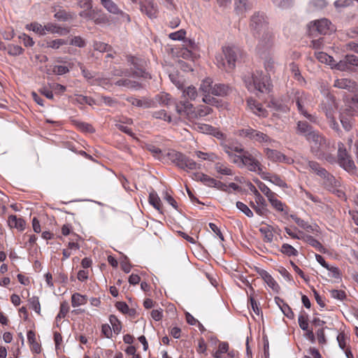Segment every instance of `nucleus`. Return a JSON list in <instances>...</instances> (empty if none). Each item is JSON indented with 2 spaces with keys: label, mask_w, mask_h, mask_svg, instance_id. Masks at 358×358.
I'll use <instances>...</instances> for the list:
<instances>
[{
  "label": "nucleus",
  "mask_w": 358,
  "mask_h": 358,
  "mask_svg": "<svg viewBox=\"0 0 358 358\" xmlns=\"http://www.w3.org/2000/svg\"><path fill=\"white\" fill-rule=\"evenodd\" d=\"M296 132L305 137L309 145L311 154L321 160H326L330 163L335 161L333 152L335 148L322 133L315 130L307 122L299 121Z\"/></svg>",
  "instance_id": "obj_1"
},
{
  "label": "nucleus",
  "mask_w": 358,
  "mask_h": 358,
  "mask_svg": "<svg viewBox=\"0 0 358 358\" xmlns=\"http://www.w3.org/2000/svg\"><path fill=\"white\" fill-rule=\"evenodd\" d=\"M243 80L247 89L252 92L267 93L271 89V85L267 76L262 71H256L249 73L244 76Z\"/></svg>",
  "instance_id": "obj_2"
},
{
  "label": "nucleus",
  "mask_w": 358,
  "mask_h": 358,
  "mask_svg": "<svg viewBox=\"0 0 358 358\" xmlns=\"http://www.w3.org/2000/svg\"><path fill=\"white\" fill-rule=\"evenodd\" d=\"M241 54V50L236 46H224L222 52L216 56L217 65L227 71L235 68L236 62Z\"/></svg>",
  "instance_id": "obj_3"
},
{
  "label": "nucleus",
  "mask_w": 358,
  "mask_h": 358,
  "mask_svg": "<svg viewBox=\"0 0 358 358\" xmlns=\"http://www.w3.org/2000/svg\"><path fill=\"white\" fill-rule=\"evenodd\" d=\"M166 155L172 163L181 169L191 171L201 168V165L198 164L192 159L176 150H169Z\"/></svg>",
  "instance_id": "obj_4"
},
{
  "label": "nucleus",
  "mask_w": 358,
  "mask_h": 358,
  "mask_svg": "<svg viewBox=\"0 0 358 358\" xmlns=\"http://www.w3.org/2000/svg\"><path fill=\"white\" fill-rule=\"evenodd\" d=\"M260 153L253 150L252 152H243V161L241 168H246L248 171L257 173L260 176L264 174L263 166L262 163L257 159Z\"/></svg>",
  "instance_id": "obj_5"
},
{
  "label": "nucleus",
  "mask_w": 358,
  "mask_h": 358,
  "mask_svg": "<svg viewBox=\"0 0 358 358\" xmlns=\"http://www.w3.org/2000/svg\"><path fill=\"white\" fill-rule=\"evenodd\" d=\"M258 41L256 50L259 55H264L270 50L274 41V36L271 29L254 36Z\"/></svg>",
  "instance_id": "obj_6"
},
{
  "label": "nucleus",
  "mask_w": 358,
  "mask_h": 358,
  "mask_svg": "<svg viewBox=\"0 0 358 358\" xmlns=\"http://www.w3.org/2000/svg\"><path fill=\"white\" fill-rule=\"evenodd\" d=\"M250 29L253 36L270 29L266 15L263 13H255L250 17Z\"/></svg>",
  "instance_id": "obj_7"
},
{
  "label": "nucleus",
  "mask_w": 358,
  "mask_h": 358,
  "mask_svg": "<svg viewBox=\"0 0 358 358\" xmlns=\"http://www.w3.org/2000/svg\"><path fill=\"white\" fill-rule=\"evenodd\" d=\"M238 133L240 136L248 137L250 139L259 143L270 145L275 143L274 140L271 139L266 134H264L250 127L241 129L238 131Z\"/></svg>",
  "instance_id": "obj_8"
},
{
  "label": "nucleus",
  "mask_w": 358,
  "mask_h": 358,
  "mask_svg": "<svg viewBox=\"0 0 358 358\" xmlns=\"http://www.w3.org/2000/svg\"><path fill=\"white\" fill-rule=\"evenodd\" d=\"M294 99L296 102L299 112L310 122H315L316 121V117L314 115L309 114L306 110V107L310 102L308 95L303 92L296 91L295 92Z\"/></svg>",
  "instance_id": "obj_9"
},
{
  "label": "nucleus",
  "mask_w": 358,
  "mask_h": 358,
  "mask_svg": "<svg viewBox=\"0 0 358 358\" xmlns=\"http://www.w3.org/2000/svg\"><path fill=\"white\" fill-rule=\"evenodd\" d=\"M338 160L341 166L345 170L350 173L355 172L356 169L355 162L346 152V149L343 143L338 144Z\"/></svg>",
  "instance_id": "obj_10"
},
{
  "label": "nucleus",
  "mask_w": 358,
  "mask_h": 358,
  "mask_svg": "<svg viewBox=\"0 0 358 358\" xmlns=\"http://www.w3.org/2000/svg\"><path fill=\"white\" fill-rule=\"evenodd\" d=\"M213 87V85L212 79L210 78H207L202 80L199 87V90L203 94L202 101L206 104L213 106L216 103H217V101L216 100V99L210 96V94H212Z\"/></svg>",
  "instance_id": "obj_11"
},
{
  "label": "nucleus",
  "mask_w": 358,
  "mask_h": 358,
  "mask_svg": "<svg viewBox=\"0 0 358 358\" xmlns=\"http://www.w3.org/2000/svg\"><path fill=\"white\" fill-rule=\"evenodd\" d=\"M129 62L133 66V76L136 77L148 78V73L145 72L146 62L144 59L131 57Z\"/></svg>",
  "instance_id": "obj_12"
},
{
  "label": "nucleus",
  "mask_w": 358,
  "mask_h": 358,
  "mask_svg": "<svg viewBox=\"0 0 358 358\" xmlns=\"http://www.w3.org/2000/svg\"><path fill=\"white\" fill-rule=\"evenodd\" d=\"M264 152L266 159L273 162H283L286 164H291L293 162L292 159L283 155L277 150L266 148L264 149Z\"/></svg>",
  "instance_id": "obj_13"
},
{
  "label": "nucleus",
  "mask_w": 358,
  "mask_h": 358,
  "mask_svg": "<svg viewBox=\"0 0 358 358\" xmlns=\"http://www.w3.org/2000/svg\"><path fill=\"white\" fill-rule=\"evenodd\" d=\"M176 110L177 113L182 117H185L191 120V117H195L193 113V104L186 101H181L176 103Z\"/></svg>",
  "instance_id": "obj_14"
},
{
  "label": "nucleus",
  "mask_w": 358,
  "mask_h": 358,
  "mask_svg": "<svg viewBox=\"0 0 358 358\" xmlns=\"http://www.w3.org/2000/svg\"><path fill=\"white\" fill-rule=\"evenodd\" d=\"M140 10L150 18L156 17L158 11L157 6L152 0H143L139 3Z\"/></svg>",
  "instance_id": "obj_15"
},
{
  "label": "nucleus",
  "mask_w": 358,
  "mask_h": 358,
  "mask_svg": "<svg viewBox=\"0 0 358 358\" xmlns=\"http://www.w3.org/2000/svg\"><path fill=\"white\" fill-rule=\"evenodd\" d=\"M330 25L331 22L327 19L315 21L310 26V32L311 34H314L315 32L326 34L329 30Z\"/></svg>",
  "instance_id": "obj_16"
},
{
  "label": "nucleus",
  "mask_w": 358,
  "mask_h": 358,
  "mask_svg": "<svg viewBox=\"0 0 358 358\" xmlns=\"http://www.w3.org/2000/svg\"><path fill=\"white\" fill-rule=\"evenodd\" d=\"M334 86L339 89L346 90L351 92L358 90V85L357 83L349 78L336 79L334 82Z\"/></svg>",
  "instance_id": "obj_17"
},
{
  "label": "nucleus",
  "mask_w": 358,
  "mask_h": 358,
  "mask_svg": "<svg viewBox=\"0 0 358 358\" xmlns=\"http://www.w3.org/2000/svg\"><path fill=\"white\" fill-rule=\"evenodd\" d=\"M101 5L110 13L114 15H121L130 21L129 15L121 10L117 5L112 0H101Z\"/></svg>",
  "instance_id": "obj_18"
},
{
  "label": "nucleus",
  "mask_w": 358,
  "mask_h": 358,
  "mask_svg": "<svg viewBox=\"0 0 358 358\" xmlns=\"http://www.w3.org/2000/svg\"><path fill=\"white\" fill-rule=\"evenodd\" d=\"M264 175L260 176L263 180L269 181L273 184L279 186L280 187L282 188L287 187V185L285 182V181L283 180L279 176L271 175L270 173H266L265 171H264Z\"/></svg>",
  "instance_id": "obj_19"
},
{
  "label": "nucleus",
  "mask_w": 358,
  "mask_h": 358,
  "mask_svg": "<svg viewBox=\"0 0 358 358\" xmlns=\"http://www.w3.org/2000/svg\"><path fill=\"white\" fill-rule=\"evenodd\" d=\"M268 106L276 112L286 113L289 110L287 103L280 99L272 98Z\"/></svg>",
  "instance_id": "obj_20"
},
{
  "label": "nucleus",
  "mask_w": 358,
  "mask_h": 358,
  "mask_svg": "<svg viewBox=\"0 0 358 358\" xmlns=\"http://www.w3.org/2000/svg\"><path fill=\"white\" fill-rule=\"evenodd\" d=\"M8 223L10 228H15L20 231H23L25 228V222L21 217L11 215L8 218Z\"/></svg>",
  "instance_id": "obj_21"
},
{
  "label": "nucleus",
  "mask_w": 358,
  "mask_h": 358,
  "mask_svg": "<svg viewBox=\"0 0 358 358\" xmlns=\"http://www.w3.org/2000/svg\"><path fill=\"white\" fill-rule=\"evenodd\" d=\"M231 88L224 84H215L212 89V94L218 96H224L229 94Z\"/></svg>",
  "instance_id": "obj_22"
},
{
  "label": "nucleus",
  "mask_w": 358,
  "mask_h": 358,
  "mask_svg": "<svg viewBox=\"0 0 358 358\" xmlns=\"http://www.w3.org/2000/svg\"><path fill=\"white\" fill-rule=\"evenodd\" d=\"M249 108L257 115L265 116V110L262 105L252 99H248L247 101Z\"/></svg>",
  "instance_id": "obj_23"
},
{
  "label": "nucleus",
  "mask_w": 358,
  "mask_h": 358,
  "mask_svg": "<svg viewBox=\"0 0 358 358\" xmlns=\"http://www.w3.org/2000/svg\"><path fill=\"white\" fill-rule=\"evenodd\" d=\"M192 179L196 181H201L205 185L211 187L213 183L214 182V178L210 177L208 175H206L202 173H194L192 175Z\"/></svg>",
  "instance_id": "obj_24"
},
{
  "label": "nucleus",
  "mask_w": 358,
  "mask_h": 358,
  "mask_svg": "<svg viewBox=\"0 0 358 358\" xmlns=\"http://www.w3.org/2000/svg\"><path fill=\"white\" fill-rule=\"evenodd\" d=\"M185 45L187 47L185 48H182L181 50V52H180L181 56L184 59H193L194 55L192 52V50H194L196 48V45H195L194 42L191 40H189L188 44H185Z\"/></svg>",
  "instance_id": "obj_25"
},
{
  "label": "nucleus",
  "mask_w": 358,
  "mask_h": 358,
  "mask_svg": "<svg viewBox=\"0 0 358 358\" xmlns=\"http://www.w3.org/2000/svg\"><path fill=\"white\" fill-rule=\"evenodd\" d=\"M215 170L217 173L224 176H232L234 172L227 164L217 162L215 164Z\"/></svg>",
  "instance_id": "obj_26"
},
{
  "label": "nucleus",
  "mask_w": 358,
  "mask_h": 358,
  "mask_svg": "<svg viewBox=\"0 0 358 358\" xmlns=\"http://www.w3.org/2000/svg\"><path fill=\"white\" fill-rule=\"evenodd\" d=\"M87 301V296L79 293H74L71 296V304L73 307H78L79 306L84 305Z\"/></svg>",
  "instance_id": "obj_27"
},
{
  "label": "nucleus",
  "mask_w": 358,
  "mask_h": 358,
  "mask_svg": "<svg viewBox=\"0 0 358 358\" xmlns=\"http://www.w3.org/2000/svg\"><path fill=\"white\" fill-rule=\"evenodd\" d=\"M213 111L212 108L209 106H201L197 110H195L193 108V113L195 115V117H191V119H197L199 117H205L207 115L211 113Z\"/></svg>",
  "instance_id": "obj_28"
},
{
  "label": "nucleus",
  "mask_w": 358,
  "mask_h": 358,
  "mask_svg": "<svg viewBox=\"0 0 358 358\" xmlns=\"http://www.w3.org/2000/svg\"><path fill=\"white\" fill-rule=\"evenodd\" d=\"M271 206L278 211L283 212L285 215L287 214V210L285 209V204L276 198V194L273 195L268 199Z\"/></svg>",
  "instance_id": "obj_29"
},
{
  "label": "nucleus",
  "mask_w": 358,
  "mask_h": 358,
  "mask_svg": "<svg viewBox=\"0 0 358 358\" xmlns=\"http://www.w3.org/2000/svg\"><path fill=\"white\" fill-rule=\"evenodd\" d=\"M308 164L309 168L314 172H315L318 176L322 177H325L327 174V171L320 166V165L314 161H308Z\"/></svg>",
  "instance_id": "obj_30"
},
{
  "label": "nucleus",
  "mask_w": 358,
  "mask_h": 358,
  "mask_svg": "<svg viewBox=\"0 0 358 358\" xmlns=\"http://www.w3.org/2000/svg\"><path fill=\"white\" fill-rule=\"evenodd\" d=\"M131 105L141 108H150L151 107V102L147 100L138 99L134 97H129L127 99Z\"/></svg>",
  "instance_id": "obj_31"
},
{
  "label": "nucleus",
  "mask_w": 358,
  "mask_h": 358,
  "mask_svg": "<svg viewBox=\"0 0 358 358\" xmlns=\"http://www.w3.org/2000/svg\"><path fill=\"white\" fill-rule=\"evenodd\" d=\"M197 95V90L193 85H189L187 87L184 88L182 90V96L184 97H187L190 100H195Z\"/></svg>",
  "instance_id": "obj_32"
},
{
  "label": "nucleus",
  "mask_w": 358,
  "mask_h": 358,
  "mask_svg": "<svg viewBox=\"0 0 358 358\" xmlns=\"http://www.w3.org/2000/svg\"><path fill=\"white\" fill-rule=\"evenodd\" d=\"M259 231L264 235V241L266 243H271L273 241V234L272 229L270 226L261 227Z\"/></svg>",
  "instance_id": "obj_33"
},
{
  "label": "nucleus",
  "mask_w": 358,
  "mask_h": 358,
  "mask_svg": "<svg viewBox=\"0 0 358 358\" xmlns=\"http://www.w3.org/2000/svg\"><path fill=\"white\" fill-rule=\"evenodd\" d=\"M195 155L199 158L210 162H214L218 159V157L213 152H203L198 150L195 152Z\"/></svg>",
  "instance_id": "obj_34"
},
{
  "label": "nucleus",
  "mask_w": 358,
  "mask_h": 358,
  "mask_svg": "<svg viewBox=\"0 0 358 358\" xmlns=\"http://www.w3.org/2000/svg\"><path fill=\"white\" fill-rule=\"evenodd\" d=\"M149 203L157 210H160L161 200L156 192H152L149 195Z\"/></svg>",
  "instance_id": "obj_35"
},
{
  "label": "nucleus",
  "mask_w": 358,
  "mask_h": 358,
  "mask_svg": "<svg viewBox=\"0 0 358 358\" xmlns=\"http://www.w3.org/2000/svg\"><path fill=\"white\" fill-rule=\"evenodd\" d=\"M117 86H124L127 88L135 89L138 87V83L129 79H120L115 83Z\"/></svg>",
  "instance_id": "obj_36"
},
{
  "label": "nucleus",
  "mask_w": 358,
  "mask_h": 358,
  "mask_svg": "<svg viewBox=\"0 0 358 358\" xmlns=\"http://www.w3.org/2000/svg\"><path fill=\"white\" fill-rule=\"evenodd\" d=\"M280 251H281V252H282L283 254H285L289 257L297 256L298 253H299L298 251L294 247H292L291 245L287 244V243H284L282 245Z\"/></svg>",
  "instance_id": "obj_37"
},
{
  "label": "nucleus",
  "mask_w": 358,
  "mask_h": 358,
  "mask_svg": "<svg viewBox=\"0 0 358 358\" xmlns=\"http://www.w3.org/2000/svg\"><path fill=\"white\" fill-rule=\"evenodd\" d=\"M69 306L67 301H63L60 304V309L58 315L56 317V320L59 321L62 318H64L66 314L69 313Z\"/></svg>",
  "instance_id": "obj_38"
},
{
  "label": "nucleus",
  "mask_w": 358,
  "mask_h": 358,
  "mask_svg": "<svg viewBox=\"0 0 358 358\" xmlns=\"http://www.w3.org/2000/svg\"><path fill=\"white\" fill-rule=\"evenodd\" d=\"M291 217L293 220H294V222L298 224L299 227L303 228V229H306L308 231L313 230L312 226L309 224L307 222L304 221L303 220L293 215H291Z\"/></svg>",
  "instance_id": "obj_39"
},
{
  "label": "nucleus",
  "mask_w": 358,
  "mask_h": 358,
  "mask_svg": "<svg viewBox=\"0 0 358 358\" xmlns=\"http://www.w3.org/2000/svg\"><path fill=\"white\" fill-rule=\"evenodd\" d=\"M257 186L260 191L265 194V196L268 198V200L271 198L273 195L275 194L273 192H272L264 183L261 181L257 182Z\"/></svg>",
  "instance_id": "obj_40"
},
{
  "label": "nucleus",
  "mask_w": 358,
  "mask_h": 358,
  "mask_svg": "<svg viewBox=\"0 0 358 358\" xmlns=\"http://www.w3.org/2000/svg\"><path fill=\"white\" fill-rule=\"evenodd\" d=\"M264 280L266 282V284L273 289L275 291H278L279 289V286L276 281L273 279V278L268 274V273H266L264 275Z\"/></svg>",
  "instance_id": "obj_41"
},
{
  "label": "nucleus",
  "mask_w": 358,
  "mask_h": 358,
  "mask_svg": "<svg viewBox=\"0 0 358 358\" xmlns=\"http://www.w3.org/2000/svg\"><path fill=\"white\" fill-rule=\"evenodd\" d=\"M30 308L35 310V312L38 314L41 313V304L39 302V299L38 296H32L30 297L28 300Z\"/></svg>",
  "instance_id": "obj_42"
},
{
  "label": "nucleus",
  "mask_w": 358,
  "mask_h": 358,
  "mask_svg": "<svg viewBox=\"0 0 358 358\" xmlns=\"http://www.w3.org/2000/svg\"><path fill=\"white\" fill-rule=\"evenodd\" d=\"M302 239L318 250L322 248V244L312 236H303Z\"/></svg>",
  "instance_id": "obj_43"
},
{
  "label": "nucleus",
  "mask_w": 358,
  "mask_h": 358,
  "mask_svg": "<svg viewBox=\"0 0 358 358\" xmlns=\"http://www.w3.org/2000/svg\"><path fill=\"white\" fill-rule=\"evenodd\" d=\"M27 27L30 29V30H32L33 31L40 34V35H45V29H44V26H42L41 24L39 23H37V22H34V23H31L30 24H27Z\"/></svg>",
  "instance_id": "obj_44"
},
{
  "label": "nucleus",
  "mask_w": 358,
  "mask_h": 358,
  "mask_svg": "<svg viewBox=\"0 0 358 358\" xmlns=\"http://www.w3.org/2000/svg\"><path fill=\"white\" fill-rule=\"evenodd\" d=\"M152 117L156 119L164 120L168 122L171 121V117L164 110H159L152 113Z\"/></svg>",
  "instance_id": "obj_45"
},
{
  "label": "nucleus",
  "mask_w": 358,
  "mask_h": 358,
  "mask_svg": "<svg viewBox=\"0 0 358 358\" xmlns=\"http://www.w3.org/2000/svg\"><path fill=\"white\" fill-rule=\"evenodd\" d=\"M110 322L112 325L113 331L118 334L122 329L121 323L115 315H110L109 317Z\"/></svg>",
  "instance_id": "obj_46"
},
{
  "label": "nucleus",
  "mask_w": 358,
  "mask_h": 358,
  "mask_svg": "<svg viewBox=\"0 0 358 358\" xmlns=\"http://www.w3.org/2000/svg\"><path fill=\"white\" fill-rule=\"evenodd\" d=\"M44 29L45 31V34L47 32H50L52 34H62L63 29L59 27H57L56 24L52 23H48L44 26Z\"/></svg>",
  "instance_id": "obj_47"
},
{
  "label": "nucleus",
  "mask_w": 358,
  "mask_h": 358,
  "mask_svg": "<svg viewBox=\"0 0 358 358\" xmlns=\"http://www.w3.org/2000/svg\"><path fill=\"white\" fill-rule=\"evenodd\" d=\"M229 345L227 343L222 342L219 344L217 350L214 353L215 358H222V355L228 351Z\"/></svg>",
  "instance_id": "obj_48"
},
{
  "label": "nucleus",
  "mask_w": 358,
  "mask_h": 358,
  "mask_svg": "<svg viewBox=\"0 0 358 358\" xmlns=\"http://www.w3.org/2000/svg\"><path fill=\"white\" fill-rule=\"evenodd\" d=\"M156 99L159 103L163 105L168 106L171 103V97L169 94L166 93H162L157 95Z\"/></svg>",
  "instance_id": "obj_49"
},
{
  "label": "nucleus",
  "mask_w": 358,
  "mask_h": 358,
  "mask_svg": "<svg viewBox=\"0 0 358 358\" xmlns=\"http://www.w3.org/2000/svg\"><path fill=\"white\" fill-rule=\"evenodd\" d=\"M67 42L64 39L59 38L47 42V47L53 49H58L62 45H66Z\"/></svg>",
  "instance_id": "obj_50"
},
{
  "label": "nucleus",
  "mask_w": 358,
  "mask_h": 358,
  "mask_svg": "<svg viewBox=\"0 0 358 358\" xmlns=\"http://www.w3.org/2000/svg\"><path fill=\"white\" fill-rule=\"evenodd\" d=\"M298 322L300 328L302 330H308V316L304 313H301L298 318Z\"/></svg>",
  "instance_id": "obj_51"
},
{
  "label": "nucleus",
  "mask_w": 358,
  "mask_h": 358,
  "mask_svg": "<svg viewBox=\"0 0 358 358\" xmlns=\"http://www.w3.org/2000/svg\"><path fill=\"white\" fill-rule=\"evenodd\" d=\"M236 207L248 217H252L253 216L252 210L243 202L237 201Z\"/></svg>",
  "instance_id": "obj_52"
},
{
  "label": "nucleus",
  "mask_w": 358,
  "mask_h": 358,
  "mask_svg": "<svg viewBox=\"0 0 358 358\" xmlns=\"http://www.w3.org/2000/svg\"><path fill=\"white\" fill-rule=\"evenodd\" d=\"M93 47L95 50H98L99 52H107L110 48L108 44L101 41H94Z\"/></svg>",
  "instance_id": "obj_53"
},
{
  "label": "nucleus",
  "mask_w": 358,
  "mask_h": 358,
  "mask_svg": "<svg viewBox=\"0 0 358 358\" xmlns=\"http://www.w3.org/2000/svg\"><path fill=\"white\" fill-rule=\"evenodd\" d=\"M77 6L85 10H91L92 8L91 0H77Z\"/></svg>",
  "instance_id": "obj_54"
},
{
  "label": "nucleus",
  "mask_w": 358,
  "mask_h": 358,
  "mask_svg": "<svg viewBox=\"0 0 358 358\" xmlns=\"http://www.w3.org/2000/svg\"><path fill=\"white\" fill-rule=\"evenodd\" d=\"M287 234H288L289 236H291L292 238L295 239H302L303 236H304L303 232L299 231L296 233V231H293L292 229L286 227L285 229Z\"/></svg>",
  "instance_id": "obj_55"
},
{
  "label": "nucleus",
  "mask_w": 358,
  "mask_h": 358,
  "mask_svg": "<svg viewBox=\"0 0 358 358\" xmlns=\"http://www.w3.org/2000/svg\"><path fill=\"white\" fill-rule=\"evenodd\" d=\"M280 309L287 317L289 319H294V314L291 308L287 304H283V306L280 307Z\"/></svg>",
  "instance_id": "obj_56"
},
{
  "label": "nucleus",
  "mask_w": 358,
  "mask_h": 358,
  "mask_svg": "<svg viewBox=\"0 0 358 358\" xmlns=\"http://www.w3.org/2000/svg\"><path fill=\"white\" fill-rule=\"evenodd\" d=\"M185 31L182 29H180L178 31L171 33L169 34V38L172 40H182L185 38Z\"/></svg>",
  "instance_id": "obj_57"
},
{
  "label": "nucleus",
  "mask_w": 358,
  "mask_h": 358,
  "mask_svg": "<svg viewBox=\"0 0 358 358\" xmlns=\"http://www.w3.org/2000/svg\"><path fill=\"white\" fill-rule=\"evenodd\" d=\"M330 292H331V296L332 298L336 299L338 300H343L346 296L345 292L343 290L334 289V290H331Z\"/></svg>",
  "instance_id": "obj_58"
},
{
  "label": "nucleus",
  "mask_w": 358,
  "mask_h": 358,
  "mask_svg": "<svg viewBox=\"0 0 358 358\" xmlns=\"http://www.w3.org/2000/svg\"><path fill=\"white\" fill-rule=\"evenodd\" d=\"M334 69L341 71H348L350 69V67L348 66V64L347 63L345 57L344 58V59L341 60L339 62H337Z\"/></svg>",
  "instance_id": "obj_59"
},
{
  "label": "nucleus",
  "mask_w": 358,
  "mask_h": 358,
  "mask_svg": "<svg viewBox=\"0 0 358 358\" xmlns=\"http://www.w3.org/2000/svg\"><path fill=\"white\" fill-rule=\"evenodd\" d=\"M240 155H234L232 153V156H229V159L234 164H237V166L241 168L243 161V154L240 153Z\"/></svg>",
  "instance_id": "obj_60"
},
{
  "label": "nucleus",
  "mask_w": 358,
  "mask_h": 358,
  "mask_svg": "<svg viewBox=\"0 0 358 358\" xmlns=\"http://www.w3.org/2000/svg\"><path fill=\"white\" fill-rule=\"evenodd\" d=\"M71 44L77 47L83 48L85 45V42L80 36H75L71 39Z\"/></svg>",
  "instance_id": "obj_61"
},
{
  "label": "nucleus",
  "mask_w": 358,
  "mask_h": 358,
  "mask_svg": "<svg viewBox=\"0 0 358 358\" xmlns=\"http://www.w3.org/2000/svg\"><path fill=\"white\" fill-rule=\"evenodd\" d=\"M23 49L19 45H10L8 48V53L11 55H20Z\"/></svg>",
  "instance_id": "obj_62"
},
{
  "label": "nucleus",
  "mask_w": 358,
  "mask_h": 358,
  "mask_svg": "<svg viewBox=\"0 0 358 358\" xmlns=\"http://www.w3.org/2000/svg\"><path fill=\"white\" fill-rule=\"evenodd\" d=\"M345 59L347 60L348 66L352 65L355 66H358V57L353 55H346Z\"/></svg>",
  "instance_id": "obj_63"
},
{
  "label": "nucleus",
  "mask_w": 358,
  "mask_h": 358,
  "mask_svg": "<svg viewBox=\"0 0 358 358\" xmlns=\"http://www.w3.org/2000/svg\"><path fill=\"white\" fill-rule=\"evenodd\" d=\"M69 71V69L65 66L58 65L55 66L53 68V72L57 75H63Z\"/></svg>",
  "instance_id": "obj_64"
}]
</instances>
